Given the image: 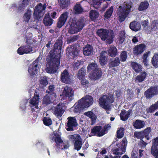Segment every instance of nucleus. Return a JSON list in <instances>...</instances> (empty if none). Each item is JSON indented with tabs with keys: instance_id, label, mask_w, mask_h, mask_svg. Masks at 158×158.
Listing matches in <instances>:
<instances>
[{
	"instance_id": "obj_30",
	"label": "nucleus",
	"mask_w": 158,
	"mask_h": 158,
	"mask_svg": "<svg viewBox=\"0 0 158 158\" xmlns=\"http://www.w3.org/2000/svg\"><path fill=\"white\" fill-rule=\"evenodd\" d=\"M49 14V13L46 14L44 19L43 22L46 26H50L53 23V20L50 18Z\"/></svg>"
},
{
	"instance_id": "obj_40",
	"label": "nucleus",
	"mask_w": 158,
	"mask_h": 158,
	"mask_svg": "<svg viewBox=\"0 0 158 158\" xmlns=\"http://www.w3.org/2000/svg\"><path fill=\"white\" fill-rule=\"evenodd\" d=\"M74 10L76 14H78L84 12V9L79 3H77L74 7Z\"/></svg>"
},
{
	"instance_id": "obj_21",
	"label": "nucleus",
	"mask_w": 158,
	"mask_h": 158,
	"mask_svg": "<svg viewBox=\"0 0 158 158\" xmlns=\"http://www.w3.org/2000/svg\"><path fill=\"white\" fill-rule=\"evenodd\" d=\"M72 77L68 72L66 69L64 70L61 73V81L65 83H69L70 82Z\"/></svg>"
},
{
	"instance_id": "obj_57",
	"label": "nucleus",
	"mask_w": 158,
	"mask_h": 158,
	"mask_svg": "<svg viewBox=\"0 0 158 158\" xmlns=\"http://www.w3.org/2000/svg\"><path fill=\"white\" fill-rule=\"evenodd\" d=\"M36 20V21L34 20L33 21H29L28 23H27L28 25V26L29 27H35V26L37 24V22L39 21L37 19Z\"/></svg>"
},
{
	"instance_id": "obj_35",
	"label": "nucleus",
	"mask_w": 158,
	"mask_h": 158,
	"mask_svg": "<svg viewBox=\"0 0 158 158\" xmlns=\"http://www.w3.org/2000/svg\"><path fill=\"white\" fill-rule=\"evenodd\" d=\"M130 114L129 111H126L125 110L121 111L120 114V117L122 120L126 121L129 117Z\"/></svg>"
},
{
	"instance_id": "obj_64",
	"label": "nucleus",
	"mask_w": 158,
	"mask_h": 158,
	"mask_svg": "<svg viewBox=\"0 0 158 158\" xmlns=\"http://www.w3.org/2000/svg\"><path fill=\"white\" fill-rule=\"evenodd\" d=\"M137 152L136 151V148H133V150L131 152V156L132 158H135V157H137L136 156Z\"/></svg>"
},
{
	"instance_id": "obj_9",
	"label": "nucleus",
	"mask_w": 158,
	"mask_h": 158,
	"mask_svg": "<svg viewBox=\"0 0 158 158\" xmlns=\"http://www.w3.org/2000/svg\"><path fill=\"white\" fill-rule=\"evenodd\" d=\"M46 7V5L45 4L43 5L41 3H40L36 6L34 10V18L37 20H40V19L43 17L45 13Z\"/></svg>"
},
{
	"instance_id": "obj_14",
	"label": "nucleus",
	"mask_w": 158,
	"mask_h": 158,
	"mask_svg": "<svg viewBox=\"0 0 158 158\" xmlns=\"http://www.w3.org/2000/svg\"><path fill=\"white\" fill-rule=\"evenodd\" d=\"M39 97V95L35 92L34 94V97L29 101V106L31 110L35 111L36 109H38Z\"/></svg>"
},
{
	"instance_id": "obj_3",
	"label": "nucleus",
	"mask_w": 158,
	"mask_h": 158,
	"mask_svg": "<svg viewBox=\"0 0 158 158\" xmlns=\"http://www.w3.org/2000/svg\"><path fill=\"white\" fill-rule=\"evenodd\" d=\"M132 3L131 2H124L123 6H120L118 9V15L119 16V21L120 22L123 21L131 11Z\"/></svg>"
},
{
	"instance_id": "obj_63",
	"label": "nucleus",
	"mask_w": 158,
	"mask_h": 158,
	"mask_svg": "<svg viewBox=\"0 0 158 158\" xmlns=\"http://www.w3.org/2000/svg\"><path fill=\"white\" fill-rule=\"evenodd\" d=\"M54 89L55 87L53 85H50L49 87L48 90H48L47 91V92L49 94L50 93V94H52V93H51V92L53 91L54 90Z\"/></svg>"
},
{
	"instance_id": "obj_61",
	"label": "nucleus",
	"mask_w": 158,
	"mask_h": 158,
	"mask_svg": "<svg viewBox=\"0 0 158 158\" xmlns=\"http://www.w3.org/2000/svg\"><path fill=\"white\" fill-rule=\"evenodd\" d=\"M148 143L145 142L143 140L141 139L140 142L139 143V145L142 148H144L145 147Z\"/></svg>"
},
{
	"instance_id": "obj_22",
	"label": "nucleus",
	"mask_w": 158,
	"mask_h": 158,
	"mask_svg": "<svg viewBox=\"0 0 158 158\" xmlns=\"http://www.w3.org/2000/svg\"><path fill=\"white\" fill-rule=\"evenodd\" d=\"M62 94L71 100L74 96V92L71 88L66 86L64 88Z\"/></svg>"
},
{
	"instance_id": "obj_55",
	"label": "nucleus",
	"mask_w": 158,
	"mask_h": 158,
	"mask_svg": "<svg viewBox=\"0 0 158 158\" xmlns=\"http://www.w3.org/2000/svg\"><path fill=\"white\" fill-rule=\"evenodd\" d=\"M127 56V52L125 51L123 52L120 54V59L122 61L124 62L126 60Z\"/></svg>"
},
{
	"instance_id": "obj_15",
	"label": "nucleus",
	"mask_w": 158,
	"mask_h": 158,
	"mask_svg": "<svg viewBox=\"0 0 158 158\" xmlns=\"http://www.w3.org/2000/svg\"><path fill=\"white\" fill-rule=\"evenodd\" d=\"M158 94V87H151L145 91L144 95L147 99H150Z\"/></svg>"
},
{
	"instance_id": "obj_1",
	"label": "nucleus",
	"mask_w": 158,
	"mask_h": 158,
	"mask_svg": "<svg viewBox=\"0 0 158 158\" xmlns=\"http://www.w3.org/2000/svg\"><path fill=\"white\" fill-rule=\"evenodd\" d=\"M60 55H55L53 52L50 51L46 59L45 71L49 73H56L60 64Z\"/></svg>"
},
{
	"instance_id": "obj_49",
	"label": "nucleus",
	"mask_w": 158,
	"mask_h": 158,
	"mask_svg": "<svg viewBox=\"0 0 158 158\" xmlns=\"http://www.w3.org/2000/svg\"><path fill=\"white\" fill-rule=\"evenodd\" d=\"M125 38V33L124 31H121L119 33L118 41L119 44H123Z\"/></svg>"
},
{
	"instance_id": "obj_48",
	"label": "nucleus",
	"mask_w": 158,
	"mask_h": 158,
	"mask_svg": "<svg viewBox=\"0 0 158 158\" xmlns=\"http://www.w3.org/2000/svg\"><path fill=\"white\" fill-rule=\"evenodd\" d=\"M31 11L30 10H28L26 13H25L23 16L24 21L26 23H28L31 17Z\"/></svg>"
},
{
	"instance_id": "obj_32",
	"label": "nucleus",
	"mask_w": 158,
	"mask_h": 158,
	"mask_svg": "<svg viewBox=\"0 0 158 158\" xmlns=\"http://www.w3.org/2000/svg\"><path fill=\"white\" fill-rule=\"evenodd\" d=\"M147 73L145 72H143L141 73L138 75L135 78V81L137 83H139L143 81L145 79Z\"/></svg>"
},
{
	"instance_id": "obj_18",
	"label": "nucleus",
	"mask_w": 158,
	"mask_h": 158,
	"mask_svg": "<svg viewBox=\"0 0 158 158\" xmlns=\"http://www.w3.org/2000/svg\"><path fill=\"white\" fill-rule=\"evenodd\" d=\"M68 121L66 125V130L68 131H73V128L77 126V123L75 117H69L67 118Z\"/></svg>"
},
{
	"instance_id": "obj_34",
	"label": "nucleus",
	"mask_w": 158,
	"mask_h": 158,
	"mask_svg": "<svg viewBox=\"0 0 158 158\" xmlns=\"http://www.w3.org/2000/svg\"><path fill=\"white\" fill-rule=\"evenodd\" d=\"M106 52L104 51H102L100 56V62L101 66H104L106 64L107 61L106 59Z\"/></svg>"
},
{
	"instance_id": "obj_53",
	"label": "nucleus",
	"mask_w": 158,
	"mask_h": 158,
	"mask_svg": "<svg viewBox=\"0 0 158 158\" xmlns=\"http://www.w3.org/2000/svg\"><path fill=\"white\" fill-rule=\"evenodd\" d=\"M152 31L156 30L158 28V20H154L152 22Z\"/></svg>"
},
{
	"instance_id": "obj_54",
	"label": "nucleus",
	"mask_w": 158,
	"mask_h": 158,
	"mask_svg": "<svg viewBox=\"0 0 158 158\" xmlns=\"http://www.w3.org/2000/svg\"><path fill=\"white\" fill-rule=\"evenodd\" d=\"M44 124L46 126H49L52 124V121L51 119L47 117H44L43 119Z\"/></svg>"
},
{
	"instance_id": "obj_7",
	"label": "nucleus",
	"mask_w": 158,
	"mask_h": 158,
	"mask_svg": "<svg viewBox=\"0 0 158 158\" xmlns=\"http://www.w3.org/2000/svg\"><path fill=\"white\" fill-rule=\"evenodd\" d=\"M114 101L112 95H104L100 98L99 103L101 107L106 110H109L110 109L111 103Z\"/></svg>"
},
{
	"instance_id": "obj_4",
	"label": "nucleus",
	"mask_w": 158,
	"mask_h": 158,
	"mask_svg": "<svg viewBox=\"0 0 158 158\" xmlns=\"http://www.w3.org/2000/svg\"><path fill=\"white\" fill-rule=\"evenodd\" d=\"M97 33L102 40L105 41L108 44L112 42L114 33L111 31L100 29L97 31Z\"/></svg>"
},
{
	"instance_id": "obj_31",
	"label": "nucleus",
	"mask_w": 158,
	"mask_h": 158,
	"mask_svg": "<svg viewBox=\"0 0 158 158\" xmlns=\"http://www.w3.org/2000/svg\"><path fill=\"white\" fill-rule=\"evenodd\" d=\"M26 40L27 44L31 45H33L35 41V39L32 38V34L31 33H28L26 34Z\"/></svg>"
},
{
	"instance_id": "obj_44",
	"label": "nucleus",
	"mask_w": 158,
	"mask_h": 158,
	"mask_svg": "<svg viewBox=\"0 0 158 158\" xmlns=\"http://www.w3.org/2000/svg\"><path fill=\"white\" fill-rule=\"evenodd\" d=\"M149 6V4L147 2H141L138 7V10L140 11H143L147 9Z\"/></svg>"
},
{
	"instance_id": "obj_16",
	"label": "nucleus",
	"mask_w": 158,
	"mask_h": 158,
	"mask_svg": "<svg viewBox=\"0 0 158 158\" xmlns=\"http://www.w3.org/2000/svg\"><path fill=\"white\" fill-rule=\"evenodd\" d=\"M79 101H81L82 106L85 108L89 107L93 103V98L89 95H87L82 98Z\"/></svg>"
},
{
	"instance_id": "obj_13",
	"label": "nucleus",
	"mask_w": 158,
	"mask_h": 158,
	"mask_svg": "<svg viewBox=\"0 0 158 158\" xmlns=\"http://www.w3.org/2000/svg\"><path fill=\"white\" fill-rule=\"evenodd\" d=\"M30 44L21 46L19 47L17 51V53L19 55L24 54L31 53L33 52L32 47Z\"/></svg>"
},
{
	"instance_id": "obj_27",
	"label": "nucleus",
	"mask_w": 158,
	"mask_h": 158,
	"mask_svg": "<svg viewBox=\"0 0 158 158\" xmlns=\"http://www.w3.org/2000/svg\"><path fill=\"white\" fill-rule=\"evenodd\" d=\"M145 47L144 44H140L136 46L133 50L134 53L136 55L141 54L144 50Z\"/></svg>"
},
{
	"instance_id": "obj_26",
	"label": "nucleus",
	"mask_w": 158,
	"mask_h": 158,
	"mask_svg": "<svg viewBox=\"0 0 158 158\" xmlns=\"http://www.w3.org/2000/svg\"><path fill=\"white\" fill-rule=\"evenodd\" d=\"M129 27L133 31H137L140 29L141 25L138 21H134L130 23Z\"/></svg>"
},
{
	"instance_id": "obj_28",
	"label": "nucleus",
	"mask_w": 158,
	"mask_h": 158,
	"mask_svg": "<svg viewBox=\"0 0 158 158\" xmlns=\"http://www.w3.org/2000/svg\"><path fill=\"white\" fill-rule=\"evenodd\" d=\"M83 53L85 56L91 55L93 54V48L89 45H87L83 48Z\"/></svg>"
},
{
	"instance_id": "obj_43",
	"label": "nucleus",
	"mask_w": 158,
	"mask_h": 158,
	"mask_svg": "<svg viewBox=\"0 0 158 158\" xmlns=\"http://www.w3.org/2000/svg\"><path fill=\"white\" fill-rule=\"evenodd\" d=\"M40 85L42 88L46 86L48 84L47 77L46 76L40 77Z\"/></svg>"
},
{
	"instance_id": "obj_38",
	"label": "nucleus",
	"mask_w": 158,
	"mask_h": 158,
	"mask_svg": "<svg viewBox=\"0 0 158 158\" xmlns=\"http://www.w3.org/2000/svg\"><path fill=\"white\" fill-rule=\"evenodd\" d=\"M108 53L111 57H114L117 55V49L115 47L111 46L108 50Z\"/></svg>"
},
{
	"instance_id": "obj_47",
	"label": "nucleus",
	"mask_w": 158,
	"mask_h": 158,
	"mask_svg": "<svg viewBox=\"0 0 158 158\" xmlns=\"http://www.w3.org/2000/svg\"><path fill=\"white\" fill-rule=\"evenodd\" d=\"M99 16L98 12L95 10H92L89 12V17L93 20H94L97 19Z\"/></svg>"
},
{
	"instance_id": "obj_45",
	"label": "nucleus",
	"mask_w": 158,
	"mask_h": 158,
	"mask_svg": "<svg viewBox=\"0 0 158 158\" xmlns=\"http://www.w3.org/2000/svg\"><path fill=\"white\" fill-rule=\"evenodd\" d=\"M58 2L60 6L62 9L67 7L70 3V1L69 0H59Z\"/></svg>"
},
{
	"instance_id": "obj_33",
	"label": "nucleus",
	"mask_w": 158,
	"mask_h": 158,
	"mask_svg": "<svg viewBox=\"0 0 158 158\" xmlns=\"http://www.w3.org/2000/svg\"><path fill=\"white\" fill-rule=\"evenodd\" d=\"M131 66L132 69L137 73L140 72L142 69V66L136 62H131Z\"/></svg>"
},
{
	"instance_id": "obj_24",
	"label": "nucleus",
	"mask_w": 158,
	"mask_h": 158,
	"mask_svg": "<svg viewBox=\"0 0 158 158\" xmlns=\"http://www.w3.org/2000/svg\"><path fill=\"white\" fill-rule=\"evenodd\" d=\"M30 0H21L18 2V9L19 11H22L24 10L29 3Z\"/></svg>"
},
{
	"instance_id": "obj_11",
	"label": "nucleus",
	"mask_w": 158,
	"mask_h": 158,
	"mask_svg": "<svg viewBox=\"0 0 158 158\" xmlns=\"http://www.w3.org/2000/svg\"><path fill=\"white\" fill-rule=\"evenodd\" d=\"M110 128V126L109 125L105 126L103 129L100 131L102 128L100 126L96 127L92 129L91 131L92 135H96L98 136H102L105 134V131L108 130Z\"/></svg>"
},
{
	"instance_id": "obj_8",
	"label": "nucleus",
	"mask_w": 158,
	"mask_h": 158,
	"mask_svg": "<svg viewBox=\"0 0 158 158\" xmlns=\"http://www.w3.org/2000/svg\"><path fill=\"white\" fill-rule=\"evenodd\" d=\"M61 134L59 132H53L50 136V139L56 143V146L58 148L61 149H66L69 147V143L65 144L62 147L63 144V141L60 138Z\"/></svg>"
},
{
	"instance_id": "obj_60",
	"label": "nucleus",
	"mask_w": 158,
	"mask_h": 158,
	"mask_svg": "<svg viewBox=\"0 0 158 158\" xmlns=\"http://www.w3.org/2000/svg\"><path fill=\"white\" fill-rule=\"evenodd\" d=\"M81 80V84L82 85L84 86H88L89 82L87 80L84 78Z\"/></svg>"
},
{
	"instance_id": "obj_59",
	"label": "nucleus",
	"mask_w": 158,
	"mask_h": 158,
	"mask_svg": "<svg viewBox=\"0 0 158 158\" xmlns=\"http://www.w3.org/2000/svg\"><path fill=\"white\" fill-rule=\"evenodd\" d=\"M81 64V62L78 60L75 62L73 64L74 70L77 69L78 68L79 66Z\"/></svg>"
},
{
	"instance_id": "obj_23",
	"label": "nucleus",
	"mask_w": 158,
	"mask_h": 158,
	"mask_svg": "<svg viewBox=\"0 0 158 158\" xmlns=\"http://www.w3.org/2000/svg\"><path fill=\"white\" fill-rule=\"evenodd\" d=\"M68 14V13L66 12L60 15L57 23V26L58 27L60 28L64 25L67 20Z\"/></svg>"
},
{
	"instance_id": "obj_6",
	"label": "nucleus",
	"mask_w": 158,
	"mask_h": 158,
	"mask_svg": "<svg viewBox=\"0 0 158 158\" xmlns=\"http://www.w3.org/2000/svg\"><path fill=\"white\" fill-rule=\"evenodd\" d=\"M127 144V140L126 138H124L122 142L117 144L118 148H116L113 151V154L118 156H111L109 158H120V156L126 152Z\"/></svg>"
},
{
	"instance_id": "obj_10",
	"label": "nucleus",
	"mask_w": 158,
	"mask_h": 158,
	"mask_svg": "<svg viewBox=\"0 0 158 158\" xmlns=\"http://www.w3.org/2000/svg\"><path fill=\"white\" fill-rule=\"evenodd\" d=\"M40 60V57H39L38 59L34 61L29 67L28 71L29 74L32 77H34V76L37 74L39 69V60Z\"/></svg>"
},
{
	"instance_id": "obj_52",
	"label": "nucleus",
	"mask_w": 158,
	"mask_h": 158,
	"mask_svg": "<svg viewBox=\"0 0 158 158\" xmlns=\"http://www.w3.org/2000/svg\"><path fill=\"white\" fill-rule=\"evenodd\" d=\"M113 7L111 6L108 10H107L105 15V18H109L111 16L113 11Z\"/></svg>"
},
{
	"instance_id": "obj_46",
	"label": "nucleus",
	"mask_w": 158,
	"mask_h": 158,
	"mask_svg": "<svg viewBox=\"0 0 158 158\" xmlns=\"http://www.w3.org/2000/svg\"><path fill=\"white\" fill-rule=\"evenodd\" d=\"M152 63L153 66L158 68V53L154 54L152 59Z\"/></svg>"
},
{
	"instance_id": "obj_12",
	"label": "nucleus",
	"mask_w": 158,
	"mask_h": 158,
	"mask_svg": "<svg viewBox=\"0 0 158 158\" xmlns=\"http://www.w3.org/2000/svg\"><path fill=\"white\" fill-rule=\"evenodd\" d=\"M69 138L73 141H74V149L79 150L82 146L81 139L80 136L78 135H71L69 136Z\"/></svg>"
},
{
	"instance_id": "obj_41",
	"label": "nucleus",
	"mask_w": 158,
	"mask_h": 158,
	"mask_svg": "<svg viewBox=\"0 0 158 158\" xmlns=\"http://www.w3.org/2000/svg\"><path fill=\"white\" fill-rule=\"evenodd\" d=\"M144 125L145 123L143 121L137 120L134 123V126L136 129H140L143 128Z\"/></svg>"
},
{
	"instance_id": "obj_36",
	"label": "nucleus",
	"mask_w": 158,
	"mask_h": 158,
	"mask_svg": "<svg viewBox=\"0 0 158 158\" xmlns=\"http://www.w3.org/2000/svg\"><path fill=\"white\" fill-rule=\"evenodd\" d=\"M84 114L90 118L92 121V124L95 122L96 120V117L92 111H89L85 112L84 113Z\"/></svg>"
},
{
	"instance_id": "obj_62",
	"label": "nucleus",
	"mask_w": 158,
	"mask_h": 158,
	"mask_svg": "<svg viewBox=\"0 0 158 158\" xmlns=\"http://www.w3.org/2000/svg\"><path fill=\"white\" fill-rule=\"evenodd\" d=\"M127 98L128 99H130L131 98L133 97V92L131 91L129 89L127 90Z\"/></svg>"
},
{
	"instance_id": "obj_42",
	"label": "nucleus",
	"mask_w": 158,
	"mask_h": 158,
	"mask_svg": "<svg viewBox=\"0 0 158 158\" xmlns=\"http://www.w3.org/2000/svg\"><path fill=\"white\" fill-rule=\"evenodd\" d=\"M120 64V61L119 58L116 57L110 63L109 65L110 67H114L118 66Z\"/></svg>"
},
{
	"instance_id": "obj_25",
	"label": "nucleus",
	"mask_w": 158,
	"mask_h": 158,
	"mask_svg": "<svg viewBox=\"0 0 158 158\" xmlns=\"http://www.w3.org/2000/svg\"><path fill=\"white\" fill-rule=\"evenodd\" d=\"M67 51L72 57L74 58L77 56L78 54V51L76 50V47L75 46H71L67 48Z\"/></svg>"
},
{
	"instance_id": "obj_19",
	"label": "nucleus",
	"mask_w": 158,
	"mask_h": 158,
	"mask_svg": "<svg viewBox=\"0 0 158 158\" xmlns=\"http://www.w3.org/2000/svg\"><path fill=\"white\" fill-rule=\"evenodd\" d=\"M65 108L64 103H59L55 108L54 110L55 115L58 118L60 117L64 112Z\"/></svg>"
},
{
	"instance_id": "obj_29",
	"label": "nucleus",
	"mask_w": 158,
	"mask_h": 158,
	"mask_svg": "<svg viewBox=\"0 0 158 158\" xmlns=\"http://www.w3.org/2000/svg\"><path fill=\"white\" fill-rule=\"evenodd\" d=\"M84 108L82 106L81 101L79 100L75 104L74 106L71 109V110H73L75 113H78Z\"/></svg>"
},
{
	"instance_id": "obj_20",
	"label": "nucleus",
	"mask_w": 158,
	"mask_h": 158,
	"mask_svg": "<svg viewBox=\"0 0 158 158\" xmlns=\"http://www.w3.org/2000/svg\"><path fill=\"white\" fill-rule=\"evenodd\" d=\"M56 95L55 93H52L50 95L48 94L46 95L43 100V103L45 105L52 103V102L55 100Z\"/></svg>"
},
{
	"instance_id": "obj_37",
	"label": "nucleus",
	"mask_w": 158,
	"mask_h": 158,
	"mask_svg": "<svg viewBox=\"0 0 158 158\" xmlns=\"http://www.w3.org/2000/svg\"><path fill=\"white\" fill-rule=\"evenodd\" d=\"M157 109H158V101L154 104L151 105L147 109V111L148 113H151L154 112Z\"/></svg>"
},
{
	"instance_id": "obj_17",
	"label": "nucleus",
	"mask_w": 158,
	"mask_h": 158,
	"mask_svg": "<svg viewBox=\"0 0 158 158\" xmlns=\"http://www.w3.org/2000/svg\"><path fill=\"white\" fill-rule=\"evenodd\" d=\"M151 153L155 158H158V136L152 140Z\"/></svg>"
},
{
	"instance_id": "obj_50",
	"label": "nucleus",
	"mask_w": 158,
	"mask_h": 158,
	"mask_svg": "<svg viewBox=\"0 0 158 158\" xmlns=\"http://www.w3.org/2000/svg\"><path fill=\"white\" fill-rule=\"evenodd\" d=\"M85 74V70L84 68H81L78 72L77 76L78 78L80 79H82L84 78Z\"/></svg>"
},
{
	"instance_id": "obj_5",
	"label": "nucleus",
	"mask_w": 158,
	"mask_h": 158,
	"mask_svg": "<svg viewBox=\"0 0 158 158\" xmlns=\"http://www.w3.org/2000/svg\"><path fill=\"white\" fill-rule=\"evenodd\" d=\"M87 69L89 71H92L90 74L89 78L92 80H95L100 78L102 75L101 69L98 68L97 64L95 62L89 64Z\"/></svg>"
},
{
	"instance_id": "obj_56",
	"label": "nucleus",
	"mask_w": 158,
	"mask_h": 158,
	"mask_svg": "<svg viewBox=\"0 0 158 158\" xmlns=\"http://www.w3.org/2000/svg\"><path fill=\"white\" fill-rule=\"evenodd\" d=\"M123 130L124 129L123 128H121L118 130L117 136L118 138H121L123 137L124 134L123 132Z\"/></svg>"
},
{
	"instance_id": "obj_58",
	"label": "nucleus",
	"mask_w": 158,
	"mask_h": 158,
	"mask_svg": "<svg viewBox=\"0 0 158 158\" xmlns=\"http://www.w3.org/2000/svg\"><path fill=\"white\" fill-rule=\"evenodd\" d=\"M27 102V99L24 100L21 102L20 107L23 110H24L26 108V105Z\"/></svg>"
},
{
	"instance_id": "obj_39",
	"label": "nucleus",
	"mask_w": 158,
	"mask_h": 158,
	"mask_svg": "<svg viewBox=\"0 0 158 158\" xmlns=\"http://www.w3.org/2000/svg\"><path fill=\"white\" fill-rule=\"evenodd\" d=\"M111 0H93L92 3L91 5V6L94 7L95 8L98 9L101 3L102 2V1H110Z\"/></svg>"
},
{
	"instance_id": "obj_51",
	"label": "nucleus",
	"mask_w": 158,
	"mask_h": 158,
	"mask_svg": "<svg viewBox=\"0 0 158 158\" xmlns=\"http://www.w3.org/2000/svg\"><path fill=\"white\" fill-rule=\"evenodd\" d=\"M151 131V128L148 127L143 132H142V134L143 135L144 137L147 140H148L150 139L149 135Z\"/></svg>"
},
{
	"instance_id": "obj_2",
	"label": "nucleus",
	"mask_w": 158,
	"mask_h": 158,
	"mask_svg": "<svg viewBox=\"0 0 158 158\" xmlns=\"http://www.w3.org/2000/svg\"><path fill=\"white\" fill-rule=\"evenodd\" d=\"M85 20L84 17L80 18L77 20L75 18L71 19L69 22L70 27L68 28V32L73 34L79 31L84 27Z\"/></svg>"
}]
</instances>
